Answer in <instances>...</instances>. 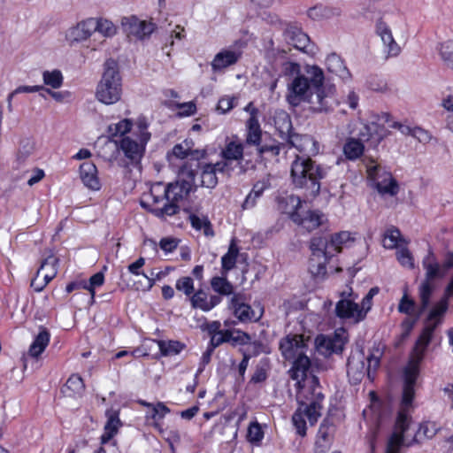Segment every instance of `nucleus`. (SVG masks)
Returning a JSON list of instances; mask_svg holds the SVG:
<instances>
[{"label":"nucleus","instance_id":"obj_25","mask_svg":"<svg viewBox=\"0 0 453 453\" xmlns=\"http://www.w3.org/2000/svg\"><path fill=\"white\" fill-rule=\"evenodd\" d=\"M324 399V395L321 393L315 395L314 399L310 403H301L300 406L303 413V417H306L311 426L317 423L319 418L321 416V401Z\"/></svg>","mask_w":453,"mask_h":453},{"label":"nucleus","instance_id":"obj_23","mask_svg":"<svg viewBox=\"0 0 453 453\" xmlns=\"http://www.w3.org/2000/svg\"><path fill=\"white\" fill-rule=\"evenodd\" d=\"M80 176L83 184L92 189H100L101 183L97 177V168L92 162H84L80 166Z\"/></svg>","mask_w":453,"mask_h":453},{"label":"nucleus","instance_id":"obj_31","mask_svg":"<svg viewBox=\"0 0 453 453\" xmlns=\"http://www.w3.org/2000/svg\"><path fill=\"white\" fill-rule=\"evenodd\" d=\"M340 9L323 4H317L307 12L308 17L313 20L320 21L340 15Z\"/></svg>","mask_w":453,"mask_h":453},{"label":"nucleus","instance_id":"obj_40","mask_svg":"<svg viewBox=\"0 0 453 453\" xmlns=\"http://www.w3.org/2000/svg\"><path fill=\"white\" fill-rule=\"evenodd\" d=\"M224 276L219 277L215 276L211 280V286L212 289L223 296H229L233 293V285L227 280L226 274H223Z\"/></svg>","mask_w":453,"mask_h":453},{"label":"nucleus","instance_id":"obj_35","mask_svg":"<svg viewBox=\"0 0 453 453\" xmlns=\"http://www.w3.org/2000/svg\"><path fill=\"white\" fill-rule=\"evenodd\" d=\"M239 249L233 240L227 252L221 257L222 274H226L236 264Z\"/></svg>","mask_w":453,"mask_h":453},{"label":"nucleus","instance_id":"obj_16","mask_svg":"<svg viewBox=\"0 0 453 453\" xmlns=\"http://www.w3.org/2000/svg\"><path fill=\"white\" fill-rule=\"evenodd\" d=\"M418 374V369L416 365L407 367L403 372V388L402 395V410L406 412L412 404L415 395L414 387Z\"/></svg>","mask_w":453,"mask_h":453},{"label":"nucleus","instance_id":"obj_15","mask_svg":"<svg viewBox=\"0 0 453 453\" xmlns=\"http://www.w3.org/2000/svg\"><path fill=\"white\" fill-rule=\"evenodd\" d=\"M315 343L318 351L327 357L332 354H341L344 349L345 340L339 334H335L333 337L319 335Z\"/></svg>","mask_w":453,"mask_h":453},{"label":"nucleus","instance_id":"obj_57","mask_svg":"<svg viewBox=\"0 0 453 453\" xmlns=\"http://www.w3.org/2000/svg\"><path fill=\"white\" fill-rule=\"evenodd\" d=\"M250 341L251 337L249 334L241 330H231L230 342L232 346L235 347L237 345H247L250 343Z\"/></svg>","mask_w":453,"mask_h":453},{"label":"nucleus","instance_id":"obj_27","mask_svg":"<svg viewBox=\"0 0 453 453\" xmlns=\"http://www.w3.org/2000/svg\"><path fill=\"white\" fill-rule=\"evenodd\" d=\"M198 173H200V183L196 184L197 186L207 188H214L217 186L219 180L217 173L212 167V164H203L200 162V166L197 168L196 175Z\"/></svg>","mask_w":453,"mask_h":453},{"label":"nucleus","instance_id":"obj_1","mask_svg":"<svg viewBox=\"0 0 453 453\" xmlns=\"http://www.w3.org/2000/svg\"><path fill=\"white\" fill-rule=\"evenodd\" d=\"M285 71L287 74H296L288 84L286 98L290 105L296 107L305 102L314 113H327L334 110L335 87L324 83V72L320 67L306 65L302 73L299 64L288 62Z\"/></svg>","mask_w":453,"mask_h":453},{"label":"nucleus","instance_id":"obj_63","mask_svg":"<svg viewBox=\"0 0 453 453\" xmlns=\"http://www.w3.org/2000/svg\"><path fill=\"white\" fill-rule=\"evenodd\" d=\"M137 135L139 137V140L143 141V142H148L150 139V133L147 131L148 128V123L145 119V118H139L137 120Z\"/></svg>","mask_w":453,"mask_h":453},{"label":"nucleus","instance_id":"obj_19","mask_svg":"<svg viewBox=\"0 0 453 453\" xmlns=\"http://www.w3.org/2000/svg\"><path fill=\"white\" fill-rule=\"evenodd\" d=\"M193 144L191 140H185L181 143L174 145L173 148V155L181 159L188 157V160L184 165L195 161L200 163L199 160L206 156V150H193Z\"/></svg>","mask_w":453,"mask_h":453},{"label":"nucleus","instance_id":"obj_34","mask_svg":"<svg viewBox=\"0 0 453 453\" xmlns=\"http://www.w3.org/2000/svg\"><path fill=\"white\" fill-rule=\"evenodd\" d=\"M333 256H311L309 262V271L315 277H324L326 274V264Z\"/></svg>","mask_w":453,"mask_h":453},{"label":"nucleus","instance_id":"obj_54","mask_svg":"<svg viewBox=\"0 0 453 453\" xmlns=\"http://www.w3.org/2000/svg\"><path fill=\"white\" fill-rule=\"evenodd\" d=\"M175 288L190 297L194 294V280L188 276L181 277L177 280Z\"/></svg>","mask_w":453,"mask_h":453},{"label":"nucleus","instance_id":"obj_14","mask_svg":"<svg viewBox=\"0 0 453 453\" xmlns=\"http://www.w3.org/2000/svg\"><path fill=\"white\" fill-rule=\"evenodd\" d=\"M335 316L342 320H349L359 323L364 320L363 312L359 310V304L353 299H340L335 305Z\"/></svg>","mask_w":453,"mask_h":453},{"label":"nucleus","instance_id":"obj_9","mask_svg":"<svg viewBox=\"0 0 453 453\" xmlns=\"http://www.w3.org/2000/svg\"><path fill=\"white\" fill-rule=\"evenodd\" d=\"M377 33L383 42L387 58L397 57L401 52V45L404 44L408 38L404 30H377Z\"/></svg>","mask_w":453,"mask_h":453},{"label":"nucleus","instance_id":"obj_4","mask_svg":"<svg viewBox=\"0 0 453 453\" xmlns=\"http://www.w3.org/2000/svg\"><path fill=\"white\" fill-rule=\"evenodd\" d=\"M411 422V418L407 412L403 411L398 412L395 430L388 440L386 453H399V449L402 446L410 447L418 442L421 436L426 439H431L438 431L435 424H420L413 439L411 441H405L404 434L409 430Z\"/></svg>","mask_w":453,"mask_h":453},{"label":"nucleus","instance_id":"obj_29","mask_svg":"<svg viewBox=\"0 0 453 453\" xmlns=\"http://www.w3.org/2000/svg\"><path fill=\"white\" fill-rule=\"evenodd\" d=\"M240 57L241 53L232 50H224L219 52L211 62V67L214 71L224 69L235 64Z\"/></svg>","mask_w":453,"mask_h":453},{"label":"nucleus","instance_id":"obj_8","mask_svg":"<svg viewBox=\"0 0 453 453\" xmlns=\"http://www.w3.org/2000/svg\"><path fill=\"white\" fill-rule=\"evenodd\" d=\"M368 177L374 182L375 188L382 195L395 196L398 193L397 181L392 174L385 171L380 165H375L367 167Z\"/></svg>","mask_w":453,"mask_h":453},{"label":"nucleus","instance_id":"obj_64","mask_svg":"<svg viewBox=\"0 0 453 453\" xmlns=\"http://www.w3.org/2000/svg\"><path fill=\"white\" fill-rule=\"evenodd\" d=\"M169 412L170 409L165 403L158 402L157 404L152 406L150 417L155 420L161 419Z\"/></svg>","mask_w":453,"mask_h":453},{"label":"nucleus","instance_id":"obj_7","mask_svg":"<svg viewBox=\"0 0 453 453\" xmlns=\"http://www.w3.org/2000/svg\"><path fill=\"white\" fill-rule=\"evenodd\" d=\"M386 134L387 130L375 122L365 125L358 139L350 137L346 140L343 146L344 155L349 160H356L364 153V142L371 141L376 146L383 140Z\"/></svg>","mask_w":453,"mask_h":453},{"label":"nucleus","instance_id":"obj_49","mask_svg":"<svg viewBox=\"0 0 453 453\" xmlns=\"http://www.w3.org/2000/svg\"><path fill=\"white\" fill-rule=\"evenodd\" d=\"M91 35L89 30H65L64 36L69 45L87 40Z\"/></svg>","mask_w":453,"mask_h":453},{"label":"nucleus","instance_id":"obj_42","mask_svg":"<svg viewBox=\"0 0 453 453\" xmlns=\"http://www.w3.org/2000/svg\"><path fill=\"white\" fill-rule=\"evenodd\" d=\"M438 50L444 65L453 70V40L441 42Z\"/></svg>","mask_w":453,"mask_h":453},{"label":"nucleus","instance_id":"obj_59","mask_svg":"<svg viewBox=\"0 0 453 453\" xmlns=\"http://www.w3.org/2000/svg\"><path fill=\"white\" fill-rule=\"evenodd\" d=\"M385 243L384 246L388 249L396 247L398 239L401 236V233L397 228H390L385 234Z\"/></svg>","mask_w":453,"mask_h":453},{"label":"nucleus","instance_id":"obj_12","mask_svg":"<svg viewBox=\"0 0 453 453\" xmlns=\"http://www.w3.org/2000/svg\"><path fill=\"white\" fill-rule=\"evenodd\" d=\"M290 219L308 232H311L319 226H322L325 221H326V218L322 212L311 210L305 211L303 214L294 211L290 214Z\"/></svg>","mask_w":453,"mask_h":453},{"label":"nucleus","instance_id":"obj_61","mask_svg":"<svg viewBox=\"0 0 453 453\" xmlns=\"http://www.w3.org/2000/svg\"><path fill=\"white\" fill-rule=\"evenodd\" d=\"M380 355L381 354H380L379 356H376L372 353L366 358V360H367V365H366L367 377L370 380H373V374L380 365Z\"/></svg>","mask_w":453,"mask_h":453},{"label":"nucleus","instance_id":"obj_43","mask_svg":"<svg viewBox=\"0 0 453 453\" xmlns=\"http://www.w3.org/2000/svg\"><path fill=\"white\" fill-rule=\"evenodd\" d=\"M105 416L107 417V422L104 425V430L117 434L119 432V428L122 426V423L119 417V411L113 409L107 410L105 411Z\"/></svg>","mask_w":453,"mask_h":453},{"label":"nucleus","instance_id":"obj_45","mask_svg":"<svg viewBox=\"0 0 453 453\" xmlns=\"http://www.w3.org/2000/svg\"><path fill=\"white\" fill-rule=\"evenodd\" d=\"M42 80L45 85L56 89L62 86L64 78L62 73L55 69L53 71H44Z\"/></svg>","mask_w":453,"mask_h":453},{"label":"nucleus","instance_id":"obj_52","mask_svg":"<svg viewBox=\"0 0 453 453\" xmlns=\"http://www.w3.org/2000/svg\"><path fill=\"white\" fill-rule=\"evenodd\" d=\"M292 422L296 429V433L301 436L306 435V422L304 420L302 408L299 407L292 416Z\"/></svg>","mask_w":453,"mask_h":453},{"label":"nucleus","instance_id":"obj_28","mask_svg":"<svg viewBox=\"0 0 453 453\" xmlns=\"http://www.w3.org/2000/svg\"><path fill=\"white\" fill-rule=\"evenodd\" d=\"M310 249L311 256H334L332 247L330 246V239L327 235H316L311 239Z\"/></svg>","mask_w":453,"mask_h":453},{"label":"nucleus","instance_id":"obj_55","mask_svg":"<svg viewBox=\"0 0 453 453\" xmlns=\"http://www.w3.org/2000/svg\"><path fill=\"white\" fill-rule=\"evenodd\" d=\"M380 289L378 287L372 288L369 292L365 295L359 305L360 311L363 312L364 319L366 318L368 311L371 310L372 305V298L379 293Z\"/></svg>","mask_w":453,"mask_h":453},{"label":"nucleus","instance_id":"obj_20","mask_svg":"<svg viewBox=\"0 0 453 453\" xmlns=\"http://www.w3.org/2000/svg\"><path fill=\"white\" fill-rule=\"evenodd\" d=\"M258 110L253 109L245 123L247 145L258 146L262 142V129L258 121Z\"/></svg>","mask_w":453,"mask_h":453},{"label":"nucleus","instance_id":"obj_24","mask_svg":"<svg viewBox=\"0 0 453 453\" xmlns=\"http://www.w3.org/2000/svg\"><path fill=\"white\" fill-rule=\"evenodd\" d=\"M310 367L311 360L306 355L294 358L293 365L288 372L291 379L296 380L298 387H301L302 381L305 380Z\"/></svg>","mask_w":453,"mask_h":453},{"label":"nucleus","instance_id":"obj_47","mask_svg":"<svg viewBox=\"0 0 453 453\" xmlns=\"http://www.w3.org/2000/svg\"><path fill=\"white\" fill-rule=\"evenodd\" d=\"M281 148L282 145L280 142L273 141L271 143H260L257 146V151L260 157H263L264 155H270L274 157L280 155Z\"/></svg>","mask_w":453,"mask_h":453},{"label":"nucleus","instance_id":"obj_46","mask_svg":"<svg viewBox=\"0 0 453 453\" xmlns=\"http://www.w3.org/2000/svg\"><path fill=\"white\" fill-rule=\"evenodd\" d=\"M145 259L143 257H139L136 261L128 265V272L134 275H142L147 280V286L144 287L143 290H150L155 284V280L145 274L143 272L140 271V269L144 265Z\"/></svg>","mask_w":453,"mask_h":453},{"label":"nucleus","instance_id":"obj_22","mask_svg":"<svg viewBox=\"0 0 453 453\" xmlns=\"http://www.w3.org/2000/svg\"><path fill=\"white\" fill-rule=\"evenodd\" d=\"M230 308L234 315L242 322L250 321L255 312L252 308L244 303V297L241 294H234L230 301Z\"/></svg>","mask_w":453,"mask_h":453},{"label":"nucleus","instance_id":"obj_60","mask_svg":"<svg viewBox=\"0 0 453 453\" xmlns=\"http://www.w3.org/2000/svg\"><path fill=\"white\" fill-rule=\"evenodd\" d=\"M123 28H146V22L141 21L135 15L123 17L121 19Z\"/></svg>","mask_w":453,"mask_h":453},{"label":"nucleus","instance_id":"obj_18","mask_svg":"<svg viewBox=\"0 0 453 453\" xmlns=\"http://www.w3.org/2000/svg\"><path fill=\"white\" fill-rule=\"evenodd\" d=\"M244 146L239 141L237 135L233 136L231 141H226L225 147L220 152L223 159H234L240 165V173H244L246 168L242 165Z\"/></svg>","mask_w":453,"mask_h":453},{"label":"nucleus","instance_id":"obj_3","mask_svg":"<svg viewBox=\"0 0 453 453\" xmlns=\"http://www.w3.org/2000/svg\"><path fill=\"white\" fill-rule=\"evenodd\" d=\"M329 168L314 159L295 157L290 165V180L294 188L303 191L307 197H316L321 189V180L327 176Z\"/></svg>","mask_w":453,"mask_h":453},{"label":"nucleus","instance_id":"obj_5","mask_svg":"<svg viewBox=\"0 0 453 453\" xmlns=\"http://www.w3.org/2000/svg\"><path fill=\"white\" fill-rule=\"evenodd\" d=\"M453 296V275L445 288L443 296L434 304L426 319L425 326L416 342L415 349L421 358L430 343L435 329L442 323L444 315L449 309V298Z\"/></svg>","mask_w":453,"mask_h":453},{"label":"nucleus","instance_id":"obj_44","mask_svg":"<svg viewBox=\"0 0 453 453\" xmlns=\"http://www.w3.org/2000/svg\"><path fill=\"white\" fill-rule=\"evenodd\" d=\"M418 309V306L417 305L416 302L409 297L407 292H404L398 303V311L408 316H416Z\"/></svg>","mask_w":453,"mask_h":453},{"label":"nucleus","instance_id":"obj_48","mask_svg":"<svg viewBox=\"0 0 453 453\" xmlns=\"http://www.w3.org/2000/svg\"><path fill=\"white\" fill-rule=\"evenodd\" d=\"M330 246L332 247L333 251L341 252L342 245L347 243L348 242L353 241L351 238V234L348 231H342L337 234H334L330 236Z\"/></svg>","mask_w":453,"mask_h":453},{"label":"nucleus","instance_id":"obj_50","mask_svg":"<svg viewBox=\"0 0 453 453\" xmlns=\"http://www.w3.org/2000/svg\"><path fill=\"white\" fill-rule=\"evenodd\" d=\"M65 389L70 391V395H80L84 390L85 385L83 380L78 374H73L67 380L65 385Z\"/></svg>","mask_w":453,"mask_h":453},{"label":"nucleus","instance_id":"obj_17","mask_svg":"<svg viewBox=\"0 0 453 453\" xmlns=\"http://www.w3.org/2000/svg\"><path fill=\"white\" fill-rule=\"evenodd\" d=\"M334 433V425L332 419L329 417L325 418L318 432V437L315 442V453H326L329 450Z\"/></svg>","mask_w":453,"mask_h":453},{"label":"nucleus","instance_id":"obj_53","mask_svg":"<svg viewBox=\"0 0 453 453\" xmlns=\"http://www.w3.org/2000/svg\"><path fill=\"white\" fill-rule=\"evenodd\" d=\"M264 437V432L257 422L251 423L249 426L247 439L250 442L257 444Z\"/></svg>","mask_w":453,"mask_h":453},{"label":"nucleus","instance_id":"obj_41","mask_svg":"<svg viewBox=\"0 0 453 453\" xmlns=\"http://www.w3.org/2000/svg\"><path fill=\"white\" fill-rule=\"evenodd\" d=\"M188 219H189L190 224L193 228H195L196 230L203 229V234L206 236H213L214 235L212 225L207 217H203V219H200L196 214L191 213V214H189Z\"/></svg>","mask_w":453,"mask_h":453},{"label":"nucleus","instance_id":"obj_32","mask_svg":"<svg viewBox=\"0 0 453 453\" xmlns=\"http://www.w3.org/2000/svg\"><path fill=\"white\" fill-rule=\"evenodd\" d=\"M50 334L47 328L41 327L39 334L35 336L30 345L29 354L33 357H38L45 349L50 342Z\"/></svg>","mask_w":453,"mask_h":453},{"label":"nucleus","instance_id":"obj_39","mask_svg":"<svg viewBox=\"0 0 453 453\" xmlns=\"http://www.w3.org/2000/svg\"><path fill=\"white\" fill-rule=\"evenodd\" d=\"M287 37L291 40L290 43L299 50H306L310 38L303 30H287Z\"/></svg>","mask_w":453,"mask_h":453},{"label":"nucleus","instance_id":"obj_51","mask_svg":"<svg viewBox=\"0 0 453 453\" xmlns=\"http://www.w3.org/2000/svg\"><path fill=\"white\" fill-rule=\"evenodd\" d=\"M207 294L202 289L197 290L190 296L191 306L194 309H200L208 311Z\"/></svg>","mask_w":453,"mask_h":453},{"label":"nucleus","instance_id":"obj_30","mask_svg":"<svg viewBox=\"0 0 453 453\" xmlns=\"http://www.w3.org/2000/svg\"><path fill=\"white\" fill-rule=\"evenodd\" d=\"M58 259L54 256H49L41 264L40 268L37 271V276L42 275V282L47 284L55 278L57 275V265Z\"/></svg>","mask_w":453,"mask_h":453},{"label":"nucleus","instance_id":"obj_56","mask_svg":"<svg viewBox=\"0 0 453 453\" xmlns=\"http://www.w3.org/2000/svg\"><path fill=\"white\" fill-rule=\"evenodd\" d=\"M104 281V275L102 272H98L92 275L89 279V283L83 282V288L88 289L91 294V300H94L95 288L102 286Z\"/></svg>","mask_w":453,"mask_h":453},{"label":"nucleus","instance_id":"obj_58","mask_svg":"<svg viewBox=\"0 0 453 453\" xmlns=\"http://www.w3.org/2000/svg\"><path fill=\"white\" fill-rule=\"evenodd\" d=\"M396 257L399 263L405 267L413 268L414 267V259L410 252V250L406 248H403L396 252Z\"/></svg>","mask_w":453,"mask_h":453},{"label":"nucleus","instance_id":"obj_26","mask_svg":"<svg viewBox=\"0 0 453 453\" xmlns=\"http://www.w3.org/2000/svg\"><path fill=\"white\" fill-rule=\"evenodd\" d=\"M423 267L426 270V278L424 281L430 282L434 279L442 278L445 272L442 271L437 263L434 253L429 250L428 254L423 259Z\"/></svg>","mask_w":453,"mask_h":453},{"label":"nucleus","instance_id":"obj_37","mask_svg":"<svg viewBox=\"0 0 453 453\" xmlns=\"http://www.w3.org/2000/svg\"><path fill=\"white\" fill-rule=\"evenodd\" d=\"M160 353L164 357L174 356L180 353L186 345L179 341H157Z\"/></svg>","mask_w":453,"mask_h":453},{"label":"nucleus","instance_id":"obj_13","mask_svg":"<svg viewBox=\"0 0 453 453\" xmlns=\"http://www.w3.org/2000/svg\"><path fill=\"white\" fill-rule=\"evenodd\" d=\"M146 144L147 142H143L142 140L137 142L129 136H124L119 141V147L125 157L129 159L130 164L137 165L144 155Z\"/></svg>","mask_w":453,"mask_h":453},{"label":"nucleus","instance_id":"obj_62","mask_svg":"<svg viewBox=\"0 0 453 453\" xmlns=\"http://www.w3.org/2000/svg\"><path fill=\"white\" fill-rule=\"evenodd\" d=\"M231 340V330H221L216 335L211 337V345L213 347H219L222 343L230 342Z\"/></svg>","mask_w":453,"mask_h":453},{"label":"nucleus","instance_id":"obj_38","mask_svg":"<svg viewBox=\"0 0 453 453\" xmlns=\"http://www.w3.org/2000/svg\"><path fill=\"white\" fill-rule=\"evenodd\" d=\"M434 292V287L430 282L423 281L418 288L420 304L418 305V315L423 314L430 304V299Z\"/></svg>","mask_w":453,"mask_h":453},{"label":"nucleus","instance_id":"obj_6","mask_svg":"<svg viewBox=\"0 0 453 453\" xmlns=\"http://www.w3.org/2000/svg\"><path fill=\"white\" fill-rule=\"evenodd\" d=\"M121 94L122 84L118 62L109 58L104 65V73L96 87V97L104 104H113L120 100Z\"/></svg>","mask_w":453,"mask_h":453},{"label":"nucleus","instance_id":"obj_2","mask_svg":"<svg viewBox=\"0 0 453 453\" xmlns=\"http://www.w3.org/2000/svg\"><path fill=\"white\" fill-rule=\"evenodd\" d=\"M199 166L200 163L196 161L183 165L180 170V174L183 178L181 181L169 183L166 186L157 183L151 188L150 196L155 203L166 200L163 207L153 209L152 212L157 217L173 216L180 211L179 203L188 198L193 187L195 189L197 187L196 176Z\"/></svg>","mask_w":453,"mask_h":453},{"label":"nucleus","instance_id":"obj_21","mask_svg":"<svg viewBox=\"0 0 453 453\" xmlns=\"http://www.w3.org/2000/svg\"><path fill=\"white\" fill-rule=\"evenodd\" d=\"M364 358L363 354H360L357 357L351 356L348 359L347 374L354 384H357L367 375V368Z\"/></svg>","mask_w":453,"mask_h":453},{"label":"nucleus","instance_id":"obj_33","mask_svg":"<svg viewBox=\"0 0 453 453\" xmlns=\"http://www.w3.org/2000/svg\"><path fill=\"white\" fill-rule=\"evenodd\" d=\"M275 127L280 134L281 138H286L289 142V137L296 134L293 133L292 122L289 115L285 112H280L274 118Z\"/></svg>","mask_w":453,"mask_h":453},{"label":"nucleus","instance_id":"obj_11","mask_svg":"<svg viewBox=\"0 0 453 453\" xmlns=\"http://www.w3.org/2000/svg\"><path fill=\"white\" fill-rule=\"evenodd\" d=\"M305 348L306 344L303 337L300 334H288L280 342V349L281 354L288 360L305 355Z\"/></svg>","mask_w":453,"mask_h":453},{"label":"nucleus","instance_id":"obj_10","mask_svg":"<svg viewBox=\"0 0 453 453\" xmlns=\"http://www.w3.org/2000/svg\"><path fill=\"white\" fill-rule=\"evenodd\" d=\"M288 143L298 150L300 154L296 157H305L312 158L319 152V142L309 134H296L289 137Z\"/></svg>","mask_w":453,"mask_h":453},{"label":"nucleus","instance_id":"obj_36","mask_svg":"<svg viewBox=\"0 0 453 453\" xmlns=\"http://www.w3.org/2000/svg\"><path fill=\"white\" fill-rule=\"evenodd\" d=\"M71 28H117L112 21L103 18H88Z\"/></svg>","mask_w":453,"mask_h":453}]
</instances>
